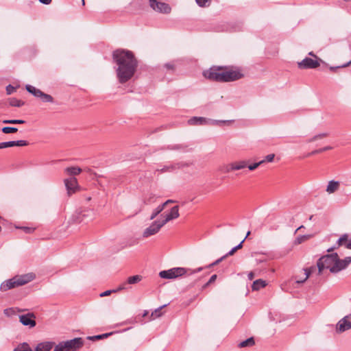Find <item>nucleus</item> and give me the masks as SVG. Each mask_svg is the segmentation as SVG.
I'll list each match as a JSON object with an SVG mask.
<instances>
[{"label":"nucleus","instance_id":"3c124183","mask_svg":"<svg viewBox=\"0 0 351 351\" xmlns=\"http://www.w3.org/2000/svg\"><path fill=\"white\" fill-rule=\"evenodd\" d=\"M52 0H39V1L43 4L49 5L51 3Z\"/></svg>","mask_w":351,"mask_h":351},{"label":"nucleus","instance_id":"6ab92c4d","mask_svg":"<svg viewBox=\"0 0 351 351\" xmlns=\"http://www.w3.org/2000/svg\"><path fill=\"white\" fill-rule=\"evenodd\" d=\"M350 240L348 239V235L347 234H344L338 239L336 245L327 250V252H332L335 249H337L341 245H345V247L347 248V244L350 243Z\"/></svg>","mask_w":351,"mask_h":351},{"label":"nucleus","instance_id":"c9c22d12","mask_svg":"<svg viewBox=\"0 0 351 351\" xmlns=\"http://www.w3.org/2000/svg\"><path fill=\"white\" fill-rule=\"evenodd\" d=\"M262 164H263V161H259L258 162H255L254 164L247 165V167H248L249 170L253 171V170L256 169L257 167H258L260 165H261Z\"/></svg>","mask_w":351,"mask_h":351},{"label":"nucleus","instance_id":"13d9d810","mask_svg":"<svg viewBox=\"0 0 351 351\" xmlns=\"http://www.w3.org/2000/svg\"><path fill=\"white\" fill-rule=\"evenodd\" d=\"M211 283H208V281L203 285L202 289H206L208 286H209Z\"/></svg>","mask_w":351,"mask_h":351},{"label":"nucleus","instance_id":"39448f33","mask_svg":"<svg viewBox=\"0 0 351 351\" xmlns=\"http://www.w3.org/2000/svg\"><path fill=\"white\" fill-rule=\"evenodd\" d=\"M83 346V339L76 337L71 340L60 342L56 346L53 351H77Z\"/></svg>","mask_w":351,"mask_h":351},{"label":"nucleus","instance_id":"a211bd4d","mask_svg":"<svg viewBox=\"0 0 351 351\" xmlns=\"http://www.w3.org/2000/svg\"><path fill=\"white\" fill-rule=\"evenodd\" d=\"M142 278H143L142 276L140 275H135V276H130L127 279V281L123 283L122 285H121L119 287L118 290H123V289H126V285H128V284H129V285L136 284V283L139 282L142 280Z\"/></svg>","mask_w":351,"mask_h":351},{"label":"nucleus","instance_id":"69168bd1","mask_svg":"<svg viewBox=\"0 0 351 351\" xmlns=\"http://www.w3.org/2000/svg\"><path fill=\"white\" fill-rule=\"evenodd\" d=\"M303 226H300L298 228V230L301 229Z\"/></svg>","mask_w":351,"mask_h":351},{"label":"nucleus","instance_id":"7c9ffc66","mask_svg":"<svg viewBox=\"0 0 351 351\" xmlns=\"http://www.w3.org/2000/svg\"><path fill=\"white\" fill-rule=\"evenodd\" d=\"M44 102H49L53 103V98L51 95L46 94L43 92H42L41 95L39 97Z\"/></svg>","mask_w":351,"mask_h":351},{"label":"nucleus","instance_id":"7ed1b4c3","mask_svg":"<svg viewBox=\"0 0 351 351\" xmlns=\"http://www.w3.org/2000/svg\"><path fill=\"white\" fill-rule=\"evenodd\" d=\"M36 278V275L33 273H29L21 276H16L14 278L4 281L0 286V290L6 291L10 289L24 285Z\"/></svg>","mask_w":351,"mask_h":351},{"label":"nucleus","instance_id":"a878e982","mask_svg":"<svg viewBox=\"0 0 351 351\" xmlns=\"http://www.w3.org/2000/svg\"><path fill=\"white\" fill-rule=\"evenodd\" d=\"M255 344V341L253 337H250L245 341L239 343V348L252 347Z\"/></svg>","mask_w":351,"mask_h":351},{"label":"nucleus","instance_id":"de8ad7c7","mask_svg":"<svg viewBox=\"0 0 351 351\" xmlns=\"http://www.w3.org/2000/svg\"><path fill=\"white\" fill-rule=\"evenodd\" d=\"M217 278V276L216 274L213 275V276L210 278V279H209V280H208V283H213V282H214L216 280Z\"/></svg>","mask_w":351,"mask_h":351},{"label":"nucleus","instance_id":"ddd939ff","mask_svg":"<svg viewBox=\"0 0 351 351\" xmlns=\"http://www.w3.org/2000/svg\"><path fill=\"white\" fill-rule=\"evenodd\" d=\"M67 193L70 195L76 192L78 188L77 180L75 177H71L64 180Z\"/></svg>","mask_w":351,"mask_h":351},{"label":"nucleus","instance_id":"09e8293b","mask_svg":"<svg viewBox=\"0 0 351 351\" xmlns=\"http://www.w3.org/2000/svg\"><path fill=\"white\" fill-rule=\"evenodd\" d=\"M319 153H321L320 149H316V150L313 151L311 153L308 154L306 156H310L311 155L319 154Z\"/></svg>","mask_w":351,"mask_h":351},{"label":"nucleus","instance_id":"9d476101","mask_svg":"<svg viewBox=\"0 0 351 351\" xmlns=\"http://www.w3.org/2000/svg\"><path fill=\"white\" fill-rule=\"evenodd\" d=\"M349 329H351V313L339 320L336 327L337 332L339 333Z\"/></svg>","mask_w":351,"mask_h":351},{"label":"nucleus","instance_id":"680f3d73","mask_svg":"<svg viewBox=\"0 0 351 351\" xmlns=\"http://www.w3.org/2000/svg\"><path fill=\"white\" fill-rule=\"evenodd\" d=\"M148 312L147 311H145L143 314V316H146L147 315Z\"/></svg>","mask_w":351,"mask_h":351},{"label":"nucleus","instance_id":"cd10ccee","mask_svg":"<svg viewBox=\"0 0 351 351\" xmlns=\"http://www.w3.org/2000/svg\"><path fill=\"white\" fill-rule=\"evenodd\" d=\"M167 306V304H164L156 308L154 312L152 313L151 319H154L156 318L160 317L162 315V313H161L162 309Z\"/></svg>","mask_w":351,"mask_h":351},{"label":"nucleus","instance_id":"473e14b6","mask_svg":"<svg viewBox=\"0 0 351 351\" xmlns=\"http://www.w3.org/2000/svg\"><path fill=\"white\" fill-rule=\"evenodd\" d=\"M1 131L4 134H10L16 132L18 131V129L14 127H3L1 129Z\"/></svg>","mask_w":351,"mask_h":351},{"label":"nucleus","instance_id":"e2e57ef3","mask_svg":"<svg viewBox=\"0 0 351 351\" xmlns=\"http://www.w3.org/2000/svg\"><path fill=\"white\" fill-rule=\"evenodd\" d=\"M9 310H10V309H8V308H7V309H5L4 313L6 314V313H7V312H8Z\"/></svg>","mask_w":351,"mask_h":351},{"label":"nucleus","instance_id":"f03ea898","mask_svg":"<svg viewBox=\"0 0 351 351\" xmlns=\"http://www.w3.org/2000/svg\"><path fill=\"white\" fill-rule=\"evenodd\" d=\"M318 269V274H321L324 269H329L331 273H337L347 267L345 259L341 260L337 253H332L322 256L317 263L316 266H312L304 269L305 278L302 280H296L297 283H303L308 277Z\"/></svg>","mask_w":351,"mask_h":351},{"label":"nucleus","instance_id":"4c0bfd02","mask_svg":"<svg viewBox=\"0 0 351 351\" xmlns=\"http://www.w3.org/2000/svg\"><path fill=\"white\" fill-rule=\"evenodd\" d=\"M197 4L200 7H206L208 2H210L211 0H195Z\"/></svg>","mask_w":351,"mask_h":351},{"label":"nucleus","instance_id":"412c9836","mask_svg":"<svg viewBox=\"0 0 351 351\" xmlns=\"http://www.w3.org/2000/svg\"><path fill=\"white\" fill-rule=\"evenodd\" d=\"M339 187V182L331 180L328 184V186H327V188H326V191L328 193H333L336 191H337Z\"/></svg>","mask_w":351,"mask_h":351},{"label":"nucleus","instance_id":"8fccbe9b","mask_svg":"<svg viewBox=\"0 0 351 351\" xmlns=\"http://www.w3.org/2000/svg\"><path fill=\"white\" fill-rule=\"evenodd\" d=\"M247 277L250 280H252L254 278V274L252 271H250L248 274Z\"/></svg>","mask_w":351,"mask_h":351},{"label":"nucleus","instance_id":"052dcab7","mask_svg":"<svg viewBox=\"0 0 351 351\" xmlns=\"http://www.w3.org/2000/svg\"><path fill=\"white\" fill-rule=\"evenodd\" d=\"M250 231H248V232H247V235H246L245 238L243 239L244 241H245V239L247 238V237L248 235H250Z\"/></svg>","mask_w":351,"mask_h":351},{"label":"nucleus","instance_id":"603ef678","mask_svg":"<svg viewBox=\"0 0 351 351\" xmlns=\"http://www.w3.org/2000/svg\"><path fill=\"white\" fill-rule=\"evenodd\" d=\"M332 147H330V146H327V147H323V148H321L319 149H320V152L321 153L323 152H325V151H327V150H329V149H331Z\"/></svg>","mask_w":351,"mask_h":351},{"label":"nucleus","instance_id":"4468645a","mask_svg":"<svg viewBox=\"0 0 351 351\" xmlns=\"http://www.w3.org/2000/svg\"><path fill=\"white\" fill-rule=\"evenodd\" d=\"M210 122H212V123H216V124L225 123V121H212L210 119H207L204 117H193L188 121V123L190 125H206V124H208Z\"/></svg>","mask_w":351,"mask_h":351},{"label":"nucleus","instance_id":"dca6fc26","mask_svg":"<svg viewBox=\"0 0 351 351\" xmlns=\"http://www.w3.org/2000/svg\"><path fill=\"white\" fill-rule=\"evenodd\" d=\"M27 145H28V142L27 141H24V140L2 142V143H0V149H4V148L11 147H14V146L23 147V146H27Z\"/></svg>","mask_w":351,"mask_h":351},{"label":"nucleus","instance_id":"bf43d9fd","mask_svg":"<svg viewBox=\"0 0 351 351\" xmlns=\"http://www.w3.org/2000/svg\"><path fill=\"white\" fill-rule=\"evenodd\" d=\"M309 55H310V56H314L315 58L318 59V58H317L315 55H314V53H313V52H310V53H309Z\"/></svg>","mask_w":351,"mask_h":351},{"label":"nucleus","instance_id":"2eb2a0df","mask_svg":"<svg viewBox=\"0 0 351 351\" xmlns=\"http://www.w3.org/2000/svg\"><path fill=\"white\" fill-rule=\"evenodd\" d=\"M247 166V161L240 160L236 161L227 165L225 167V172L228 173L232 171L243 169Z\"/></svg>","mask_w":351,"mask_h":351},{"label":"nucleus","instance_id":"f704fd0d","mask_svg":"<svg viewBox=\"0 0 351 351\" xmlns=\"http://www.w3.org/2000/svg\"><path fill=\"white\" fill-rule=\"evenodd\" d=\"M275 158V154H268L267 156H266L265 157V158L263 160H262L261 161H263V164L265 162H273L274 159Z\"/></svg>","mask_w":351,"mask_h":351},{"label":"nucleus","instance_id":"c03bdc74","mask_svg":"<svg viewBox=\"0 0 351 351\" xmlns=\"http://www.w3.org/2000/svg\"><path fill=\"white\" fill-rule=\"evenodd\" d=\"M25 233H32L34 231V228L29 227H23L21 228Z\"/></svg>","mask_w":351,"mask_h":351},{"label":"nucleus","instance_id":"423d86ee","mask_svg":"<svg viewBox=\"0 0 351 351\" xmlns=\"http://www.w3.org/2000/svg\"><path fill=\"white\" fill-rule=\"evenodd\" d=\"M205 78L217 82H225V66H212L203 72Z\"/></svg>","mask_w":351,"mask_h":351},{"label":"nucleus","instance_id":"aec40b11","mask_svg":"<svg viewBox=\"0 0 351 351\" xmlns=\"http://www.w3.org/2000/svg\"><path fill=\"white\" fill-rule=\"evenodd\" d=\"M53 347L51 342H43L37 345L35 351H50Z\"/></svg>","mask_w":351,"mask_h":351},{"label":"nucleus","instance_id":"6e6552de","mask_svg":"<svg viewBox=\"0 0 351 351\" xmlns=\"http://www.w3.org/2000/svg\"><path fill=\"white\" fill-rule=\"evenodd\" d=\"M149 1L150 7L156 12L169 14L170 13L171 8L169 4L166 3L159 2L156 0H148Z\"/></svg>","mask_w":351,"mask_h":351},{"label":"nucleus","instance_id":"0eeeda50","mask_svg":"<svg viewBox=\"0 0 351 351\" xmlns=\"http://www.w3.org/2000/svg\"><path fill=\"white\" fill-rule=\"evenodd\" d=\"M244 77L241 68L225 66V82H234Z\"/></svg>","mask_w":351,"mask_h":351},{"label":"nucleus","instance_id":"79ce46f5","mask_svg":"<svg viewBox=\"0 0 351 351\" xmlns=\"http://www.w3.org/2000/svg\"><path fill=\"white\" fill-rule=\"evenodd\" d=\"M350 63H351V61L348 62V63H346V64H343L342 66H330V70L332 71H335L337 69L343 68V67H346V66H349Z\"/></svg>","mask_w":351,"mask_h":351},{"label":"nucleus","instance_id":"0e129e2a","mask_svg":"<svg viewBox=\"0 0 351 351\" xmlns=\"http://www.w3.org/2000/svg\"><path fill=\"white\" fill-rule=\"evenodd\" d=\"M82 5H85L84 0H82Z\"/></svg>","mask_w":351,"mask_h":351},{"label":"nucleus","instance_id":"c756f323","mask_svg":"<svg viewBox=\"0 0 351 351\" xmlns=\"http://www.w3.org/2000/svg\"><path fill=\"white\" fill-rule=\"evenodd\" d=\"M165 209V205H159L157 208H156L151 216H150V219L152 220L154 219H155L157 215H158L163 210Z\"/></svg>","mask_w":351,"mask_h":351},{"label":"nucleus","instance_id":"5701e85b","mask_svg":"<svg viewBox=\"0 0 351 351\" xmlns=\"http://www.w3.org/2000/svg\"><path fill=\"white\" fill-rule=\"evenodd\" d=\"M64 171L70 176L73 177L74 176H77L82 172V169L77 167H69L64 169Z\"/></svg>","mask_w":351,"mask_h":351},{"label":"nucleus","instance_id":"864d4df0","mask_svg":"<svg viewBox=\"0 0 351 351\" xmlns=\"http://www.w3.org/2000/svg\"><path fill=\"white\" fill-rule=\"evenodd\" d=\"M243 242H244V240H243L239 245H237V246L234 247L236 250H238L241 249L243 247Z\"/></svg>","mask_w":351,"mask_h":351},{"label":"nucleus","instance_id":"1a4fd4ad","mask_svg":"<svg viewBox=\"0 0 351 351\" xmlns=\"http://www.w3.org/2000/svg\"><path fill=\"white\" fill-rule=\"evenodd\" d=\"M165 224L162 223V221H154L148 228H147L143 232L144 237H149L150 236L154 235L159 232L160 228Z\"/></svg>","mask_w":351,"mask_h":351},{"label":"nucleus","instance_id":"4be33fe9","mask_svg":"<svg viewBox=\"0 0 351 351\" xmlns=\"http://www.w3.org/2000/svg\"><path fill=\"white\" fill-rule=\"evenodd\" d=\"M267 285L266 281L262 279H258L254 281L252 288L253 291H258L261 288H264Z\"/></svg>","mask_w":351,"mask_h":351},{"label":"nucleus","instance_id":"f3484780","mask_svg":"<svg viewBox=\"0 0 351 351\" xmlns=\"http://www.w3.org/2000/svg\"><path fill=\"white\" fill-rule=\"evenodd\" d=\"M179 215V206H175L171 209L170 212L166 215L165 219L162 221V223L165 225L169 221L177 219Z\"/></svg>","mask_w":351,"mask_h":351},{"label":"nucleus","instance_id":"20e7f679","mask_svg":"<svg viewBox=\"0 0 351 351\" xmlns=\"http://www.w3.org/2000/svg\"><path fill=\"white\" fill-rule=\"evenodd\" d=\"M203 267H198L195 270L184 267H173L168 270H163L159 273V276L165 279H173L184 275H191L202 271Z\"/></svg>","mask_w":351,"mask_h":351},{"label":"nucleus","instance_id":"bb28decb","mask_svg":"<svg viewBox=\"0 0 351 351\" xmlns=\"http://www.w3.org/2000/svg\"><path fill=\"white\" fill-rule=\"evenodd\" d=\"M14 351H32V350L27 343H23L18 345Z\"/></svg>","mask_w":351,"mask_h":351},{"label":"nucleus","instance_id":"4d7b16f0","mask_svg":"<svg viewBox=\"0 0 351 351\" xmlns=\"http://www.w3.org/2000/svg\"><path fill=\"white\" fill-rule=\"evenodd\" d=\"M152 199V197H150V198H149L148 199H145V200H144V203H145V204H151Z\"/></svg>","mask_w":351,"mask_h":351},{"label":"nucleus","instance_id":"49530a36","mask_svg":"<svg viewBox=\"0 0 351 351\" xmlns=\"http://www.w3.org/2000/svg\"><path fill=\"white\" fill-rule=\"evenodd\" d=\"M307 238H308L307 236H301V237H298L297 239V243H301L302 242H303Z\"/></svg>","mask_w":351,"mask_h":351},{"label":"nucleus","instance_id":"58836bf2","mask_svg":"<svg viewBox=\"0 0 351 351\" xmlns=\"http://www.w3.org/2000/svg\"><path fill=\"white\" fill-rule=\"evenodd\" d=\"M176 169L175 165H170V166H165L162 169H160V172H166V171H171Z\"/></svg>","mask_w":351,"mask_h":351},{"label":"nucleus","instance_id":"b1692460","mask_svg":"<svg viewBox=\"0 0 351 351\" xmlns=\"http://www.w3.org/2000/svg\"><path fill=\"white\" fill-rule=\"evenodd\" d=\"M236 249L234 247H233L229 252H228L226 255L223 256L222 257H221L220 258L217 259V261H215V262H213V263L210 264L209 265L206 266L207 268H210L213 266H215L217 264H219V263H221L223 259H225L226 257H228V256H232L233 255L235 252H236Z\"/></svg>","mask_w":351,"mask_h":351},{"label":"nucleus","instance_id":"a18cd8bd","mask_svg":"<svg viewBox=\"0 0 351 351\" xmlns=\"http://www.w3.org/2000/svg\"><path fill=\"white\" fill-rule=\"evenodd\" d=\"M12 124H23L25 123V121L22 119H12Z\"/></svg>","mask_w":351,"mask_h":351},{"label":"nucleus","instance_id":"393cba45","mask_svg":"<svg viewBox=\"0 0 351 351\" xmlns=\"http://www.w3.org/2000/svg\"><path fill=\"white\" fill-rule=\"evenodd\" d=\"M26 90L34 96L36 97H39L41 95L42 92L40 89L36 88V87L32 85H26Z\"/></svg>","mask_w":351,"mask_h":351},{"label":"nucleus","instance_id":"6e6d98bb","mask_svg":"<svg viewBox=\"0 0 351 351\" xmlns=\"http://www.w3.org/2000/svg\"><path fill=\"white\" fill-rule=\"evenodd\" d=\"M11 121H12V119H5L2 122H3V123H5V124H12Z\"/></svg>","mask_w":351,"mask_h":351},{"label":"nucleus","instance_id":"f257e3e1","mask_svg":"<svg viewBox=\"0 0 351 351\" xmlns=\"http://www.w3.org/2000/svg\"><path fill=\"white\" fill-rule=\"evenodd\" d=\"M112 59L117 65L116 74L119 82H128L133 77L138 67V60L134 53L129 50L119 49L113 51Z\"/></svg>","mask_w":351,"mask_h":351},{"label":"nucleus","instance_id":"f8f14e48","mask_svg":"<svg viewBox=\"0 0 351 351\" xmlns=\"http://www.w3.org/2000/svg\"><path fill=\"white\" fill-rule=\"evenodd\" d=\"M319 60H313L310 58H305L300 62H298V67L302 69H315L320 65Z\"/></svg>","mask_w":351,"mask_h":351},{"label":"nucleus","instance_id":"a19ab883","mask_svg":"<svg viewBox=\"0 0 351 351\" xmlns=\"http://www.w3.org/2000/svg\"><path fill=\"white\" fill-rule=\"evenodd\" d=\"M165 68H166L167 70H171L172 71H173L175 70V65L173 63H171V62H169V63H166L165 65H164Z\"/></svg>","mask_w":351,"mask_h":351},{"label":"nucleus","instance_id":"e433bc0d","mask_svg":"<svg viewBox=\"0 0 351 351\" xmlns=\"http://www.w3.org/2000/svg\"><path fill=\"white\" fill-rule=\"evenodd\" d=\"M347 249L351 250V239H350V243H348L347 244ZM344 259H345L346 265L348 266L351 263V256L346 257Z\"/></svg>","mask_w":351,"mask_h":351},{"label":"nucleus","instance_id":"9b49d317","mask_svg":"<svg viewBox=\"0 0 351 351\" xmlns=\"http://www.w3.org/2000/svg\"><path fill=\"white\" fill-rule=\"evenodd\" d=\"M35 318L36 315L34 313H28L27 314L20 315L19 321L23 325L29 326V328H33L36 325Z\"/></svg>","mask_w":351,"mask_h":351},{"label":"nucleus","instance_id":"2f4dec72","mask_svg":"<svg viewBox=\"0 0 351 351\" xmlns=\"http://www.w3.org/2000/svg\"><path fill=\"white\" fill-rule=\"evenodd\" d=\"M111 335V333H104V334H102V335H95V336H91V337H88V339H90V340H99V339H103L104 338H106L108 337H109L110 335Z\"/></svg>","mask_w":351,"mask_h":351},{"label":"nucleus","instance_id":"72a5a7b5","mask_svg":"<svg viewBox=\"0 0 351 351\" xmlns=\"http://www.w3.org/2000/svg\"><path fill=\"white\" fill-rule=\"evenodd\" d=\"M326 136H328V134L327 133L319 134L317 135L314 136L311 138H310L308 141V142H309V143L314 142V141H317L318 139H320V138H324V137H326Z\"/></svg>","mask_w":351,"mask_h":351},{"label":"nucleus","instance_id":"ea45409f","mask_svg":"<svg viewBox=\"0 0 351 351\" xmlns=\"http://www.w3.org/2000/svg\"><path fill=\"white\" fill-rule=\"evenodd\" d=\"M16 90V88L9 84L6 86V93L8 95L13 93Z\"/></svg>","mask_w":351,"mask_h":351},{"label":"nucleus","instance_id":"c85d7f7f","mask_svg":"<svg viewBox=\"0 0 351 351\" xmlns=\"http://www.w3.org/2000/svg\"><path fill=\"white\" fill-rule=\"evenodd\" d=\"M9 104L11 106L21 107L24 105V101L16 98L12 97L9 99Z\"/></svg>","mask_w":351,"mask_h":351},{"label":"nucleus","instance_id":"37998d69","mask_svg":"<svg viewBox=\"0 0 351 351\" xmlns=\"http://www.w3.org/2000/svg\"><path fill=\"white\" fill-rule=\"evenodd\" d=\"M117 291H119L118 289L117 290H107L106 291L101 293L99 295L100 297L107 296L109 295L111 293L116 292Z\"/></svg>","mask_w":351,"mask_h":351},{"label":"nucleus","instance_id":"5fc2aeb1","mask_svg":"<svg viewBox=\"0 0 351 351\" xmlns=\"http://www.w3.org/2000/svg\"><path fill=\"white\" fill-rule=\"evenodd\" d=\"M173 202H174V201H173V200H172V199H168V200H167L165 202H164L163 204H162V205H165V206H166L167 205H168L169 204H171V203H173Z\"/></svg>","mask_w":351,"mask_h":351}]
</instances>
